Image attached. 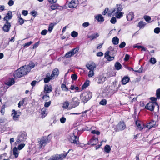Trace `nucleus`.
I'll return each mask as SVG.
<instances>
[{
    "mask_svg": "<svg viewBox=\"0 0 160 160\" xmlns=\"http://www.w3.org/2000/svg\"><path fill=\"white\" fill-rule=\"evenodd\" d=\"M92 96V92L87 91L83 92L80 95V98L84 103H85L89 100Z\"/></svg>",
    "mask_w": 160,
    "mask_h": 160,
    "instance_id": "nucleus-1",
    "label": "nucleus"
},
{
    "mask_svg": "<svg viewBox=\"0 0 160 160\" xmlns=\"http://www.w3.org/2000/svg\"><path fill=\"white\" fill-rule=\"evenodd\" d=\"M145 108L151 111H153L155 108L157 109V112H158L159 109V105L157 102L148 103L146 105Z\"/></svg>",
    "mask_w": 160,
    "mask_h": 160,
    "instance_id": "nucleus-2",
    "label": "nucleus"
},
{
    "mask_svg": "<svg viewBox=\"0 0 160 160\" xmlns=\"http://www.w3.org/2000/svg\"><path fill=\"white\" fill-rule=\"evenodd\" d=\"M78 132V130L75 129L74 132L73 134L71 135L70 136L69 140V141L73 143L76 144H77L79 143V139L78 137L77 136L75 135V133Z\"/></svg>",
    "mask_w": 160,
    "mask_h": 160,
    "instance_id": "nucleus-3",
    "label": "nucleus"
},
{
    "mask_svg": "<svg viewBox=\"0 0 160 160\" xmlns=\"http://www.w3.org/2000/svg\"><path fill=\"white\" fill-rule=\"evenodd\" d=\"M69 149L68 151L65 154H60L55 155L52 156L50 157L51 160H62L64 158H65L67 155L69 151H70Z\"/></svg>",
    "mask_w": 160,
    "mask_h": 160,
    "instance_id": "nucleus-4",
    "label": "nucleus"
},
{
    "mask_svg": "<svg viewBox=\"0 0 160 160\" xmlns=\"http://www.w3.org/2000/svg\"><path fill=\"white\" fill-rule=\"evenodd\" d=\"M86 67L90 71V73L92 72V74H88L89 77H92L94 74V70L96 68V65L94 62H91L90 64H88L86 65Z\"/></svg>",
    "mask_w": 160,
    "mask_h": 160,
    "instance_id": "nucleus-5",
    "label": "nucleus"
},
{
    "mask_svg": "<svg viewBox=\"0 0 160 160\" xmlns=\"http://www.w3.org/2000/svg\"><path fill=\"white\" fill-rule=\"evenodd\" d=\"M51 135L50 134L48 135V137H44L42 138L40 141H39V143L40 144V147H42V146L44 147L46 144L50 141V139H49L48 137H49Z\"/></svg>",
    "mask_w": 160,
    "mask_h": 160,
    "instance_id": "nucleus-6",
    "label": "nucleus"
},
{
    "mask_svg": "<svg viewBox=\"0 0 160 160\" xmlns=\"http://www.w3.org/2000/svg\"><path fill=\"white\" fill-rule=\"evenodd\" d=\"M79 50V49L78 48H73L67 52L65 54V57L67 58L71 57L75 54L77 53L78 52Z\"/></svg>",
    "mask_w": 160,
    "mask_h": 160,
    "instance_id": "nucleus-7",
    "label": "nucleus"
},
{
    "mask_svg": "<svg viewBox=\"0 0 160 160\" xmlns=\"http://www.w3.org/2000/svg\"><path fill=\"white\" fill-rule=\"evenodd\" d=\"M79 103V100L78 98L75 97L72 98L70 102V104L72 108H74L78 106Z\"/></svg>",
    "mask_w": 160,
    "mask_h": 160,
    "instance_id": "nucleus-8",
    "label": "nucleus"
},
{
    "mask_svg": "<svg viewBox=\"0 0 160 160\" xmlns=\"http://www.w3.org/2000/svg\"><path fill=\"white\" fill-rule=\"evenodd\" d=\"M158 126L156 121L153 120H151L146 124V127L149 129H150L152 128H155Z\"/></svg>",
    "mask_w": 160,
    "mask_h": 160,
    "instance_id": "nucleus-9",
    "label": "nucleus"
},
{
    "mask_svg": "<svg viewBox=\"0 0 160 160\" xmlns=\"http://www.w3.org/2000/svg\"><path fill=\"white\" fill-rule=\"evenodd\" d=\"M20 70V69H18L13 72L11 73L10 75L11 76L13 75L15 78H18L22 77L23 76L22 74L23 73L21 72Z\"/></svg>",
    "mask_w": 160,
    "mask_h": 160,
    "instance_id": "nucleus-10",
    "label": "nucleus"
},
{
    "mask_svg": "<svg viewBox=\"0 0 160 160\" xmlns=\"http://www.w3.org/2000/svg\"><path fill=\"white\" fill-rule=\"evenodd\" d=\"M19 69H20L21 72L23 73L22 74L23 76L26 75L30 71V68L26 65L23 66Z\"/></svg>",
    "mask_w": 160,
    "mask_h": 160,
    "instance_id": "nucleus-11",
    "label": "nucleus"
},
{
    "mask_svg": "<svg viewBox=\"0 0 160 160\" xmlns=\"http://www.w3.org/2000/svg\"><path fill=\"white\" fill-rule=\"evenodd\" d=\"M112 51H108L105 53V57L107 59V60L110 61L113 60L114 58V56H111L110 55H112Z\"/></svg>",
    "mask_w": 160,
    "mask_h": 160,
    "instance_id": "nucleus-12",
    "label": "nucleus"
},
{
    "mask_svg": "<svg viewBox=\"0 0 160 160\" xmlns=\"http://www.w3.org/2000/svg\"><path fill=\"white\" fill-rule=\"evenodd\" d=\"M12 115L13 117V118L14 120H18L19 117L21 114L20 112H18V111H15L14 110L12 111Z\"/></svg>",
    "mask_w": 160,
    "mask_h": 160,
    "instance_id": "nucleus-13",
    "label": "nucleus"
},
{
    "mask_svg": "<svg viewBox=\"0 0 160 160\" xmlns=\"http://www.w3.org/2000/svg\"><path fill=\"white\" fill-rule=\"evenodd\" d=\"M11 25L8 21L6 22L4 24L2 29L6 32H8L10 28Z\"/></svg>",
    "mask_w": 160,
    "mask_h": 160,
    "instance_id": "nucleus-14",
    "label": "nucleus"
},
{
    "mask_svg": "<svg viewBox=\"0 0 160 160\" xmlns=\"http://www.w3.org/2000/svg\"><path fill=\"white\" fill-rule=\"evenodd\" d=\"M52 90V88L51 85H46L44 88V92L45 94L51 92Z\"/></svg>",
    "mask_w": 160,
    "mask_h": 160,
    "instance_id": "nucleus-15",
    "label": "nucleus"
},
{
    "mask_svg": "<svg viewBox=\"0 0 160 160\" xmlns=\"http://www.w3.org/2000/svg\"><path fill=\"white\" fill-rule=\"evenodd\" d=\"M78 4V0H72L68 4L69 7L71 8L76 7Z\"/></svg>",
    "mask_w": 160,
    "mask_h": 160,
    "instance_id": "nucleus-16",
    "label": "nucleus"
},
{
    "mask_svg": "<svg viewBox=\"0 0 160 160\" xmlns=\"http://www.w3.org/2000/svg\"><path fill=\"white\" fill-rule=\"evenodd\" d=\"M12 12L11 11H8V13L6 14L4 18V20L6 22L12 18Z\"/></svg>",
    "mask_w": 160,
    "mask_h": 160,
    "instance_id": "nucleus-17",
    "label": "nucleus"
},
{
    "mask_svg": "<svg viewBox=\"0 0 160 160\" xmlns=\"http://www.w3.org/2000/svg\"><path fill=\"white\" fill-rule=\"evenodd\" d=\"M117 128L118 130H122L126 128V125L123 122H120L117 126Z\"/></svg>",
    "mask_w": 160,
    "mask_h": 160,
    "instance_id": "nucleus-18",
    "label": "nucleus"
},
{
    "mask_svg": "<svg viewBox=\"0 0 160 160\" xmlns=\"http://www.w3.org/2000/svg\"><path fill=\"white\" fill-rule=\"evenodd\" d=\"M18 138L21 141V142H24L27 139V134L25 132H21L18 136Z\"/></svg>",
    "mask_w": 160,
    "mask_h": 160,
    "instance_id": "nucleus-19",
    "label": "nucleus"
},
{
    "mask_svg": "<svg viewBox=\"0 0 160 160\" xmlns=\"http://www.w3.org/2000/svg\"><path fill=\"white\" fill-rule=\"evenodd\" d=\"M53 79L50 73L46 75L45 78L44 79V82L45 83H48L51 80Z\"/></svg>",
    "mask_w": 160,
    "mask_h": 160,
    "instance_id": "nucleus-20",
    "label": "nucleus"
},
{
    "mask_svg": "<svg viewBox=\"0 0 160 160\" xmlns=\"http://www.w3.org/2000/svg\"><path fill=\"white\" fill-rule=\"evenodd\" d=\"M122 9V7L121 4H117L116 7L112 10V12H121Z\"/></svg>",
    "mask_w": 160,
    "mask_h": 160,
    "instance_id": "nucleus-21",
    "label": "nucleus"
},
{
    "mask_svg": "<svg viewBox=\"0 0 160 160\" xmlns=\"http://www.w3.org/2000/svg\"><path fill=\"white\" fill-rule=\"evenodd\" d=\"M59 74V71L58 69L55 68L54 69L51 75L52 77L54 79L55 78L57 77L58 75Z\"/></svg>",
    "mask_w": 160,
    "mask_h": 160,
    "instance_id": "nucleus-22",
    "label": "nucleus"
},
{
    "mask_svg": "<svg viewBox=\"0 0 160 160\" xmlns=\"http://www.w3.org/2000/svg\"><path fill=\"white\" fill-rule=\"evenodd\" d=\"M98 140L97 138H94L91 139L88 142V144L94 146L96 145L98 142Z\"/></svg>",
    "mask_w": 160,
    "mask_h": 160,
    "instance_id": "nucleus-23",
    "label": "nucleus"
},
{
    "mask_svg": "<svg viewBox=\"0 0 160 160\" xmlns=\"http://www.w3.org/2000/svg\"><path fill=\"white\" fill-rule=\"evenodd\" d=\"M107 79L104 76H101L96 79L97 82L98 84H101L103 83Z\"/></svg>",
    "mask_w": 160,
    "mask_h": 160,
    "instance_id": "nucleus-24",
    "label": "nucleus"
},
{
    "mask_svg": "<svg viewBox=\"0 0 160 160\" xmlns=\"http://www.w3.org/2000/svg\"><path fill=\"white\" fill-rule=\"evenodd\" d=\"M134 15L133 12H130L127 15V19L128 21H130L132 20L134 18Z\"/></svg>",
    "mask_w": 160,
    "mask_h": 160,
    "instance_id": "nucleus-25",
    "label": "nucleus"
},
{
    "mask_svg": "<svg viewBox=\"0 0 160 160\" xmlns=\"http://www.w3.org/2000/svg\"><path fill=\"white\" fill-rule=\"evenodd\" d=\"M99 36V34L98 33H93L91 35H88L87 36V38H89L91 40H92L93 39L97 38Z\"/></svg>",
    "mask_w": 160,
    "mask_h": 160,
    "instance_id": "nucleus-26",
    "label": "nucleus"
},
{
    "mask_svg": "<svg viewBox=\"0 0 160 160\" xmlns=\"http://www.w3.org/2000/svg\"><path fill=\"white\" fill-rule=\"evenodd\" d=\"M115 17L118 19H120L122 17L124 13L122 12H114Z\"/></svg>",
    "mask_w": 160,
    "mask_h": 160,
    "instance_id": "nucleus-27",
    "label": "nucleus"
},
{
    "mask_svg": "<svg viewBox=\"0 0 160 160\" xmlns=\"http://www.w3.org/2000/svg\"><path fill=\"white\" fill-rule=\"evenodd\" d=\"M15 83L14 78H10L7 82L6 83V84L7 85L10 86L14 84Z\"/></svg>",
    "mask_w": 160,
    "mask_h": 160,
    "instance_id": "nucleus-28",
    "label": "nucleus"
},
{
    "mask_svg": "<svg viewBox=\"0 0 160 160\" xmlns=\"http://www.w3.org/2000/svg\"><path fill=\"white\" fill-rule=\"evenodd\" d=\"M130 80V78L128 76H125L123 78L122 80V83L123 84H126Z\"/></svg>",
    "mask_w": 160,
    "mask_h": 160,
    "instance_id": "nucleus-29",
    "label": "nucleus"
},
{
    "mask_svg": "<svg viewBox=\"0 0 160 160\" xmlns=\"http://www.w3.org/2000/svg\"><path fill=\"white\" fill-rule=\"evenodd\" d=\"M95 18L98 21V22H102L104 20V18L101 14H99L98 16H96Z\"/></svg>",
    "mask_w": 160,
    "mask_h": 160,
    "instance_id": "nucleus-30",
    "label": "nucleus"
},
{
    "mask_svg": "<svg viewBox=\"0 0 160 160\" xmlns=\"http://www.w3.org/2000/svg\"><path fill=\"white\" fill-rule=\"evenodd\" d=\"M19 152L18 150V149L16 147H15L13 149V154L14 155L15 158L18 157Z\"/></svg>",
    "mask_w": 160,
    "mask_h": 160,
    "instance_id": "nucleus-31",
    "label": "nucleus"
},
{
    "mask_svg": "<svg viewBox=\"0 0 160 160\" xmlns=\"http://www.w3.org/2000/svg\"><path fill=\"white\" fill-rule=\"evenodd\" d=\"M119 39L118 37L116 36L113 38L112 39V43L114 45H117L119 43Z\"/></svg>",
    "mask_w": 160,
    "mask_h": 160,
    "instance_id": "nucleus-32",
    "label": "nucleus"
},
{
    "mask_svg": "<svg viewBox=\"0 0 160 160\" xmlns=\"http://www.w3.org/2000/svg\"><path fill=\"white\" fill-rule=\"evenodd\" d=\"M90 81L89 80H87L82 86V90L84 89L87 88L89 85Z\"/></svg>",
    "mask_w": 160,
    "mask_h": 160,
    "instance_id": "nucleus-33",
    "label": "nucleus"
},
{
    "mask_svg": "<svg viewBox=\"0 0 160 160\" xmlns=\"http://www.w3.org/2000/svg\"><path fill=\"white\" fill-rule=\"evenodd\" d=\"M114 67L116 70H119L122 68L121 64L118 62H117L114 65Z\"/></svg>",
    "mask_w": 160,
    "mask_h": 160,
    "instance_id": "nucleus-34",
    "label": "nucleus"
},
{
    "mask_svg": "<svg viewBox=\"0 0 160 160\" xmlns=\"http://www.w3.org/2000/svg\"><path fill=\"white\" fill-rule=\"evenodd\" d=\"M18 22L20 25H22L24 23V20L21 18V14H20L18 16Z\"/></svg>",
    "mask_w": 160,
    "mask_h": 160,
    "instance_id": "nucleus-35",
    "label": "nucleus"
},
{
    "mask_svg": "<svg viewBox=\"0 0 160 160\" xmlns=\"http://www.w3.org/2000/svg\"><path fill=\"white\" fill-rule=\"evenodd\" d=\"M111 150V148L109 145H107L104 147V151L107 153H109Z\"/></svg>",
    "mask_w": 160,
    "mask_h": 160,
    "instance_id": "nucleus-36",
    "label": "nucleus"
},
{
    "mask_svg": "<svg viewBox=\"0 0 160 160\" xmlns=\"http://www.w3.org/2000/svg\"><path fill=\"white\" fill-rule=\"evenodd\" d=\"M50 98L49 96L47 94L42 95V99L46 101H48Z\"/></svg>",
    "mask_w": 160,
    "mask_h": 160,
    "instance_id": "nucleus-37",
    "label": "nucleus"
},
{
    "mask_svg": "<svg viewBox=\"0 0 160 160\" xmlns=\"http://www.w3.org/2000/svg\"><path fill=\"white\" fill-rule=\"evenodd\" d=\"M136 124L138 127V129H140V130H141L143 129V125H141V124L138 121H136Z\"/></svg>",
    "mask_w": 160,
    "mask_h": 160,
    "instance_id": "nucleus-38",
    "label": "nucleus"
},
{
    "mask_svg": "<svg viewBox=\"0 0 160 160\" xmlns=\"http://www.w3.org/2000/svg\"><path fill=\"white\" fill-rule=\"evenodd\" d=\"M54 24L53 23H51L50 24L48 28V31L50 32H51L53 28Z\"/></svg>",
    "mask_w": 160,
    "mask_h": 160,
    "instance_id": "nucleus-39",
    "label": "nucleus"
},
{
    "mask_svg": "<svg viewBox=\"0 0 160 160\" xmlns=\"http://www.w3.org/2000/svg\"><path fill=\"white\" fill-rule=\"evenodd\" d=\"M78 33L77 32L74 31H72L71 33V36L74 38H76L78 36Z\"/></svg>",
    "mask_w": 160,
    "mask_h": 160,
    "instance_id": "nucleus-40",
    "label": "nucleus"
},
{
    "mask_svg": "<svg viewBox=\"0 0 160 160\" xmlns=\"http://www.w3.org/2000/svg\"><path fill=\"white\" fill-rule=\"evenodd\" d=\"M69 105V102H68L66 101L63 103V108H67Z\"/></svg>",
    "mask_w": 160,
    "mask_h": 160,
    "instance_id": "nucleus-41",
    "label": "nucleus"
},
{
    "mask_svg": "<svg viewBox=\"0 0 160 160\" xmlns=\"http://www.w3.org/2000/svg\"><path fill=\"white\" fill-rule=\"evenodd\" d=\"M145 24L144 22L142 21H140L138 23V26L140 28H142L144 27Z\"/></svg>",
    "mask_w": 160,
    "mask_h": 160,
    "instance_id": "nucleus-42",
    "label": "nucleus"
},
{
    "mask_svg": "<svg viewBox=\"0 0 160 160\" xmlns=\"http://www.w3.org/2000/svg\"><path fill=\"white\" fill-rule=\"evenodd\" d=\"M150 62L152 64H154L156 62V59L154 57H152L150 58L149 60Z\"/></svg>",
    "mask_w": 160,
    "mask_h": 160,
    "instance_id": "nucleus-43",
    "label": "nucleus"
},
{
    "mask_svg": "<svg viewBox=\"0 0 160 160\" xmlns=\"http://www.w3.org/2000/svg\"><path fill=\"white\" fill-rule=\"evenodd\" d=\"M126 68L130 71H132L138 72H141L139 70H134L132 68L130 67L127 66Z\"/></svg>",
    "mask_w": 160,
    "mask_h": 160,
    "instance_id": "nucleus-44",
    "label": "nucleus"
},
{
    "mask_svg": "<svg viewBox=\"0 0 160 160\" xmlns=\"http://www.w3.org/2000/svg\"><path fill=\"white\" fill-rule=\"evenodd\" d=\"M27 66H28L30 68V71L31 68H33L35 66V64L34 62H30L29 65H26Z\"/></svg>",
    "mask_w": 160,
    "mask_h": 160,
    "instance_id": "nucleus-45",
    "label": "nucleus"
},
{
    "mask_svg": "<svg viewBox=\"0 0 160 160\" xmlns=\"http://www.w3.org/2000/svg\"><path fill=\"white\" fill-rule=\"evenodd\" d=\"M107 103V101L104 99H102L99 102V104L102 105H105Z\"/></svg>",
    "mask_w": 160,
    "mask_h": 160,
    "instance_id": "nucleus-46",
    "label": "nucleus"
},
{
    "mask_svg": "<svg viewBox=\"0 0 160 160\" xmlns=\"http://www.w3.org/2000/svg\"><path fill=\"white\" fill-rule=\"evenodd\" d=\"M156 95L158 98L160 99V88L157 90Z\"/></svg>",
    "mask_w": 160,
    "mask_h": 160,
    "instance_id": "nucleus-47",
    "label": "nucleus"
},
{
    "mask_svg": "<svg viewBox=\"0 0 160 160\" xmlns=\"http://www.w3.org/2000/svg\"><path fill=\"white\" fill-rule=\"evenodd\" d=\"M61 88L63 90H64L65 91H68V88L67 87L65 84H62Z\"/></svg>",
    "mask_w": 160,
    "mask_h": 160,
    "instance_id": "nucleus-48",
    "label": "nucleus"
},
{
    "mask_svg": "<svg viewBox=\"0 0 160 160\" xmlns=\"http://www.w3.org/2000/svg\"><path fill=\"white\" fill-rule=\"evenodd\" d=\"M57 8V7L56 5H53L50 6L49 10L50 11L55 10Z\"/></svg>",
    "mask_w": 160,
    "mask_h": 160,
    "instance_id": "nucleus-49",
    "label": "nucleus"
},
{
    "mask_svg": "<svg viewBox=\"0 0 160 160\" xmlns=\"http://www.w3.org/2000/svg\"><path fill=\"white\" fill-rule=\"evenodd\" d=\"M25 146V144H21L18 145L17 148L19 150H21Z\"/></svg>",
    "mask_w": 160,
    "mask_h": 160,
    "instance_id": "nucleus-50",
    "label": "nucleus"
},
{
    "mask_svg": "<svg viewBox=\"0 0 160 160\" xmlns=\"http://www.w3.org/2000/svg\"><path fill=\"white\" fill-rule=\"evenodd\" d=\"M116 17H113L110 20V22L112 24H115L117 20Z\"/></svg>",
    "mask_w": 160,
    "mask_h": 160,
    "instance_id": "nucleus-51",
    "label": "nucleus"
},
{
    "mask_svg": "<svg viewBox=\"0 0 160 160\" xmlns=\"http://www.w3.org/2000/svg\"><path fill=\"white\" fill-rule=\"evenodd\" d=\"M126 44V43L124 42H123L119 44V47L120 48H123L125 47Z\"/></svg>",
    "mask_w": 160,
    "mask_h": 160,
    "instance_id": "nucleus-52",
    "label": "nucleus"
},
{
    "mask_svg": "<svg viewBox=\"0 0 160 160\" xmlns=\"http://www.w3.org/2000/svg\"><path fill=\"white\" fill-rule=\"evenodd\" d=\"M51 104V101H49L48 102H45L44 106L45 108L48 107Z\"/></svg>",
    "mask_w": 160,
    "mask_h": 160,
    "instance_id": "nucleus-53",
    "label": "nucleus"
},
{
    "mask_svg": "<svg viewBox=\"0 0 160 160\" xmlns=\"http://www.w3.org/2000/svg\"><path fill=\"white\" fill-rule=\"evenodd\" d=\"M32 43V41H30L28 42L25 43V44L24 45V48H27Z\"/></svg>",
    "mask_w": 160,
    "mask_h": 160,
    "instance_id": "nucleus-54",
    "label": "nucleus"
},
{
    "mask_svg": "<svg viewBox=\"0 0 160 160\" xmlns=\"http://www.w3.org/2000/svg\"><path fill=\"white\" fill-rule=\"evenodd\" d=\"M60 121L61 123H64L66 121V118L65 117H62L60 118Z\"/></svg>",
    "mask_w": 160,
    "mask_h": 160,
    "instance_id": "nucleus-55",
    "label": "nucleus"
},
{
    "mask_svg": "<svg viewBox=\"0 0 160 160\" xmlns=\"http://www.w3.org/2000/svg\"><path fill=\"white\" fill-rule=\"evenodd\" d=\"M154 32L156 34H158L160 32V28H157L154 29Z\"/></svg>",
    "mask_w": 160,
    "mask_h": 160,
    "instance_id": "nucleus-56",
    "label": "nucleus"
},
{
    "mask_svg": "<svg viewBox=\"0 0 160 160\" xmlns=\"http://www.w3.org/2000/svg\"><path fill=\"white\" fill-rule=\"evenodd\" d=\"M47 32L48 30L46 29H44L41 31V34L42 35H45Z\"/></svg>",
    "mask_w": 160,
    "mask_h": 160,
    "instance_id": "nucleus-57",
    "label": "nucleus"
},
{
    "mask_svg": "<svg viewBox=\"0 0 160 160\" xmlns=\"http://www.w3.org/2000/svg\"><path fill=\"white\" fill-rule=\"evenodd\" d=\"M91 133L93 134H96L97 135H99L100 134L99 131L96 130H92L91 132Z\"/></svg>",
    "mask_w": 160,
    "mask_h": 160,
    "instance_id": "nucleus-58",
    "label": "nucleus"
},
{
    "mask_svg": "<svg viewBox=\"0 0 160 160\" xmlns=\"http://www.w3.org/2000/svg\"><path fill=\"white\" fill-rule=\"evenodd\" d=\"M144 19L147 22L149 21L151 19L150 17L148 16H145L144 17Z\"/></svg>",
    "mask_w": 160,
    "mask_h": 160,
    "instance_id": "nucleus-59",
    "label": "nucleus"
},
{
    "mask_svg": "<svg viewBox=\"0 0 160 160\" xmlns=\"http://www.w3.org/2000/svg\"><path fill=\"white\" fill-rule=\"evenodd\" d=\"M71 78L72 80H76L77 79L78 77L76 74H73L72 75Z\"/></svg>",
    "mask_w": 160,
    "mask_h": 160,
    "instance_id": "nucleus-60",
    "label": "nucleus"
},
{
    "mask_svg": "<svg viewBox=\"0 0 160 160\" xmlns=\"http://www.w3.org/2000/svg\"><path fill=\"white\" fill-rule=\"evenodd\" d=\"M109 10L108 8H105L104 11L102 12V15H105L107 13Z\"/></svg>",
    "mask_w": 160,
    "mask_h": 160,
    "instance_id": "nucleus-61",
    "label": "nucleus"
},
{
    "mask_svg": "<svg viewBox=\"0 0 160 160\" xmlns=\"http://www.w3.org/2000/svg\"><path fill=\"white\" fill-rule=\"evenodd\" d=\"M14 3V1L12 0H10L8 2V4L10 6H12Z\"/></svg>",
    "mask_w": 160,
    "mask_h": 160,
    "instance_id": "nucleus-62",
    "label": "nucleus"
},
{
    "mask_svg": "<svg viewBox=\"0 0 160 160\" xmlns=\"http://www.w3.org/2000/svg\"><path fill=\"white\" fill-rule=\"evenodd\" d=\"M46 109L45 108H43L41 110V114L42 115H44L46 114Z\"/></svg>",
    "mask_w": 160,
    "mask_h": 160,
    "instance_id": "nucleus-63",
    "label": "nucleus"
},
{
    "mask_svg": "<svg viewBox=\"0 0 160 160\" xmlns=\"http://www.w3.org/2000/svg\"><path fill=\"white\" fill-rule=\"evenodd\" d=\"M90 25V24L88 22H85L83 23L82 24V26L84 27H87Z\"/></svg>",
    "mask_w": 160,
    "mask_h": 160,
    "instance_id": "nucleus-64",
    "label": "nucleus"
}]
</instances>
